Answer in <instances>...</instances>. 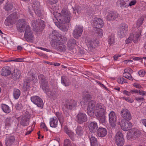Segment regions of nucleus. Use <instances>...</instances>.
<instances>
[{
    "label": "nucleus",
    "mask_w": 146,
    "mask_h": 146,
    "mask_svg": "<svg viewBox=\"0 0 146 146\" xmlns=\"http://www.w3.org/2000/svg\"><path fill=\"white\" fill-rule=\"evenodd\" d=\"M56 115L58 119L59 120L61 124L63 122V118L62 117V116L59 115V114H58L57 113H56Z\"/></svg>",
    "instance_id": "nucleus-57"
},
{
    "label": "nucleus",
    "mask_w": 146,
    "mask_h": 146,
    "mask_svg": "<svg viewBox=\"0 0 146 146\" xmlns=\"http://www.w3.org/2000/svg\"><path fill=\"white\" fill-rule=\"evenodd\" d=\"M107 134L106 129L103 127H99L98 129L97 132V136L103 137H105Z\"/></svg>",
    "instance_id": "nucleus-25"
},
{
    "label": "nucleus",
    "mask_w": 146,
    "mask_h": 146,
    "mask_svg": "<svg viewBox=\"0 0 146 146\" xmlns=\"http://www.w3.org/2000/svg\"><path fill=\"white\" fill-rule=\"evenodd\" d=\"M90 131L92 133H94L98 128V125L96 122L94 121L90 123L89 126Z\"/></svg>",
    "instance_id": "nucleus-29"
},
{
    "label": "nucleus",
    "mask_w": 146,
    "mask_h": 146,
    "mask_svg": "<svg viewBox=\"0 0 146 146\" xmlns=\"http://www.w3.org/2000/svg\"><path fill=\"white\" fill-rule=\"evenodd\" d=\"M137 3L136 0H131L129 1V3H127L128 7H131L132 6L134 5Z\"/></svg>",
    "instance_id": "nucleus-48"
},
{
    "label": "nucleus",
    "mask_w": 146,
    "mask_h": 146,
    "mask_svg": "<svg viewBox=\"0 0 146 146\" xmlns=\"http://www.w3.org/2000/svg\"><path fill=\"white\" fill-rule=\"evenodd\" d=\"M117 117L114 112L111 111L109 114V118L110 125L112 127H114L116 125Z\"/></svg>",
    "instance_id": "nucleus-15"
},
{
    "label": "nucleus",
    "mask_w": 146,
    "mask_h": 146,
    "mask_svg": "<svg viewBox=\"0 0 146 146\" xmlns=\"http://www.w3.org/2000/svg\"><path fill=\"white\" fill-rule=\"evenodd\" d=\"M120 30V31L118 33V36L120 38L123 37L126 35L128 31L123 30L121 29Z\"/></svg>",
    "instance_id": "nucleus-43"
},
{
    "label": "nucleus",
    "mask_w": 146,
    "mask_h": 146,
    "mask_svg": "<svg viewBox=\"0 0 146 146\" xmlns=\"http://www.w3.org/2000/svg\"><path fill=\"white\" fill-rule=\"evenodd\" d=\"M139 75L141 77H143L145 74V71L143 70L139 71L138 72Z\"/></svg>",
    "instance_id": "nucleus-59"
},
{
    "label": "nucleus",
    "mask_w": 146,
    "mask_h": 146,
    "mask_svg": "<svg viewBox=\"0 0 146 146\" xmlns=\"http://www.w3.org/2000/svg\"><path fill=\"white\" fill-rule=\"evenodd\" d=\"M133 85L134 87L137 88H141V86L137 83H134Z\"/></svg>",
    "instance_id": "nucleus-61"
},
{
    "label": "nucleus",
    "mask_w": 146,
    "mask_h": 146,
    "mask_svg": "<svg viewBox=\"0 0 146 146\" xmlns=\"http://www.w3.org/2000/svg\"><path fill=\"white\" fill-rule=\"evenodd\" d=\"M2 109L3 111L6 113H8L11 111L9 107L5 104H3L2 105Z\"/></svg>",
    "instance_id": "nucleus-40"
},
{
    "label": "nucleus",
    "mask_w": 146,
    "mask_h": 146,
    "mask_svg": "<svg viewBox=\"0 0 146 146\" xmlns=\"http://www.w3.org/2000/svg\"><path fill=\"white\" fill-rule=\"evenodd\" d=\"M141 133L140 131L136 129H132L127 134V138L129 139H133V138L139 137Z\"/></svg>",
    "instance_id": "nucleus-16"
},
{
    "label": "nucleus",
    "mask_w": 146,
    "mask_h": 146,
    "mask_svg": "<svg viewBox=\"0 0 146 146\" xmlns=\"http://www.w3.org/2000/svg\"><path fill=\"white\" fill-rule=\"evenodd\" d=\"M40 127L41 128L43 129L46 131H48V129L44 123H41L40 125Z\"/></svg>",
    "instance_id": "nucleus-55"
},
{
    "label": "nucleus",
    "mask_w": 146,
    "mask_h": 146,
    "mask_svg": "<svg viewBox=\"0 0 146 146\" xmlns=\"http://www.w3.org/2000/svg\"><path fill=\"white\" fill-rule=\"evenodd\" d=\"M58 121L56 117H54L50 119V125L52 128H55L57 127Z\"/></svg>",
    "instance_id": "nucleus-28"
},
{
    "label": "nucleus",
    "mask_w": 146,
    "mask_h": 146,
    "mask_svg": "<svg viewBox=\"0 0 146 146\" xmlns=\"http://www.w3.org/2000/svg\"><path fill=\"white\" fill-rule=\"evenodd\" d=\"M72 143L70 140L68 139L64 140V146H71Z\"/></svg>",
    "instance_id": "nucleus-50"
},
{
    "label": "nucleus",
    "mask_w": 146,
    "mask_h": 146,
    "mask_svg": "<svg viewBox=\"0 0 146 146\" xmlns=\"http://www.w3.org/2000/svg\"><path fill=\"white\" fill-rule=\"evenodd\" d=\"M77 122L79 123H82L87 121V117L86 115L84 113H78L77 117Z\"/></svg>",
    "instance_id": "nucleus-20"
},
{
    "label": "nucleus",
    "mask_w": 146,
    "mask_h": 146,
    "mask_svg": "<svg viewBox=\"0 0 146 146\" xmlns=\"http://www.w3.org/2000/svg\"><path fill=\"white\" fill-rule=\"evenodd\" d=\"M141 121L143 125L146 127V119H142Z\"/></svg>",
    "instance_id": "nucleus-64"
},
{
    "label": "nucleus",
    "mask_w": 146,
    "mask_h": 146,
    "mask_svg": "<svg viewBox=\"0 0 146 146\" xmlns=\"http://www.w3.org/2000/svg\"><path fill=\"white\" fill-rule=\"evenodd\" d=\"M115 142L118 146H123L124 144V140L123 134L120 131L117 132L115 136Z\"/></svg>",
    "instance_id": "nucleus-11"
},
{
    "label": "nucleus",
    "mask_w": 146,
    "mask_h": 146,
    "mask_svg": "<svg viewBox=\"0 0 146 146\" xmlns=\"http://www.w3.org/2000/svg\"><path fill=\"white\" fill-rule=\"evenodd\" d=\"M48 3L52 5L56 4L58 1V0H47Z\"/></svg>",
    "instance_id": "nucleus-58"
},
{
    "label": "nucleus",
    "mask_w": 146,
    "mask_h": 146,
    "mask_svg": "<svg viewBox=\"0 0 146 146\" xmlns=\"http://www.w3.org/2000/svg\"><path fill=\"white\" fill-rule=\"evenodd\" d=\"M133 62V60H126L123 61V62L125 64H127L128 63H130V62Z\"/></svg>",
    "instance_id": "nucleus-63"
},
{
    "label": "nucleus",
    "mask_w": 146,
    "mask_h": 146,
    "mask_svg": "<svg viewBox=\"0 0 146 146\" xmlns=\"http://www.w3.org/2000/svg\"><path fill=\"white\" fill-rule=\"evenodd\" d=\"M74 10V14H75V15L77 17V15L76 14V12H77V13L78 14H79V9H80V7L79 6H78V7L77 8L76 7V8H73Z\"/></svg>",
    "instance_id": "nucleus-54"
},
{
    "label": "nucleus",
    "mask_w": 146,
    "mask_h": 146,
    "mask_svg": "<svg viewBox=\"0 0 146 146\" xmlns=\"http://www.w3.org/2000/svg\"><path fill=\"white\" fill-rule=\"evenodd\" d=\"M93 22L94 24V26L98 29V31L100 33H98V35L102 36L103 31L100 28H102L104 26L103 21L101 19L95 18L94 19Z\"/></svg>",
    "instance_id": "nucleus-8"
},
{
    "label": "nucleus",
    "mask_w": 146,
    "mask_h": 146,
    "mask_svg": "<svg viewBox=\"0 0 146 146\" xmlns=\"http://www.w3.org/2000/svg\"><path fill=\"white\" fill-rule=\"evenodd\" d=\"M55 34L54 35V39L51 40L50 43L53 47L60 52L65 51L66 48L64 44L67 41V38L65 36H63L60 35H58L57 32L55 31L53 32V33Z\"/></svg>",
    "instance_id": "nucleus-3"
},
{
    "label": "nucleus",
    "mask_w": 146,
    "mask_h": 146,
    "mask_svg": "<svg viewBox=\"0 0 146 146\" xmlns=\"http://www.w3.org/2000/svg\"><path fill=\"white\" fill-rule=\"evenodd\" d=\"M27 26H29L27 23L26 21L24 19H19L17 24V27L18 30L20 32H25L26 30Z\"/></svg>",
    "instance_id": "nucleus-9"
},
{
    "label": "nucleus",
    "mask_w": 146,
    "mask_h": 146,
    "mask_svg": "<svg viewBox=\"0 0 146 146\" xmlns=\"http://www.w3.org/2000/svg\"><path fill=\"white\" fill-rule=\"evenodd\" d=\"M121 127L122 130L124 131H128L132 128V123L129 121L124 122V120H122L121 121Z\"/></svg>",
    "instance_id": "nucleus-18"
},
{
    "label": "nucleus",
    "mask_w": 146,
    "mask_h": 146,
    "mask_svg": "<svg viewBox=\"0 0 146 146\" xmlns=\"http://www.w3.org/2000/svg\"><path fill=\"white\" fill-rule=\"evenodd\" d=\"M108 43L110 45H113L115 43V35L114 34H111L110 35L108 38Z\"/></svg>",
    "instance_id": "nucleus-35"
},
{
    "label": "nucleus",
    "mask_w": 146,
    "mask_h": 146,
    "mask_svg": "<svg viewBox=\"0 0 146 146\" xmlns=\"http://www.w3.org/2000/svg\"><path fill=\"white\" fill-rule=\"evenodd\" d=\"M18 18L17 13L14 12L6 18L4 22L5 25L7 26L13 25L15 23L16 19Z\"/></svg>",
    "instance_id": "nucleus-7"
},
{
    "label": "nucleus",
    "mask_w": 146,
    "mask_h": 146,
    "mask_svg": "<svg viewBox=\"0 0 146 146\" xmlns=\"http://www.w3.org/2000/svg\"><path fill=\"white\" fill-rule=\"evenodd\" d=\"M24 59V58H18L15 59L14 60H8L7 61V62H11V61H15L17 62H21L23 61L21 60H23Z\"/></svg>",
    "instance_id": "nucleus-53"
},
{
    "label": "nucleus",
    "mask_w": 146,
    "mask_h": 146,
    "mask_svg": "<svg viewBox=\"0 0 146 146\" xmlns=\"http://www.w3.org/2000/svg\"><path fill=\"white\" fill-rule=\"evenodd\" d=\"M76 44V41L74 38L70 39L68 42L67 47L68 49L71 50L72 47Z\"/></svg>",
    "instance_id": "nucleus-34"
},
{
    "label": "nucleus",
    "mask_w": 146,
    "mask_h": 146,
    "mask_svg": "<svg viewBox=\"0 0 146 146\" xmlns=\"http://www.w3.org/2000/svg\"><path fill=\"white\" fill-rule=\"evenodd\" d=\"M121 116L125 119L130 120L131 118V115L129 111L127 109H123L121 112Z\"/></svg>",
    "instance_id": "nucleus-19"
},
{
    "label": "nucleus",
    "mask_w": 146,
    "mask_h": 146,
    "mask_svg": "<svg viewBox=\"0 0 146 146\" xmlns=\"http://www.w3.org/2000/svg\"><path fill=\"white\" fill-rule=\"evenodd\" d=\"M117 81L119 84H123L124 80V78L122 77H119L117 78Z\"/></svg>",
    "instance_id": "nucleus-56"
},
{
    "label": "nucleus",
    "mask_w": 146,
    "mask_h": 146,
    "mask_svg": "<svg viewBox=\"0 0 146 146\" xmlns=\"http://www.w3.org/2000/svg\"><path fill=\"white\" fill-rule=\"evenodd\" d=\"M139 94L141 95L144 96L146 95V93L144 91H142V90H139V91L138 93Z\"/></svg>",
    "instance_id": "nucleus-62"
},
{
    "label": "nucleus",
    "mask_w": 146,
    "mask_h": 146,
    "mask_svg": "<svg viewBox=\"0 0 146 146\" xmlns=\"http://www.w3.org/2000/svg\"><path fill=\"white\" fill-rule=\"evenodd\" d=\"M83 132V129L81 127H78L76 130V133L77 135L80 136L82 135Z\"/></svg>",
    "instance_id": "nucleus-41"
},
{
    "label": "nucleus",
    "mask_w": 146,
    "mask_h": 146,
    "mask_svg": "<svg viewBox=\"0 0 146 146\" xmlns=\"http://www.w3.org/2000/svg\"><path fill=\"white\" fill-rule=\"evenodd\" d=\"M18 121L21 125L23 126H27L29 125V122L25 116H20L18 119Z\"/></svg>",
    "instance_id": "nucleus-26"
},
{
    "label": "nucleus",
    "mask_w": 146,
    "mask_h": 146,
    "mask_svg": "<svg viewBox=\"0 0 146 146\" xmlns=\"http://www.w3.org/2000/svg\"><path fill=\"white\" fill-rule=\"evenodd\" d=\"M21 92L20 90L18 89L15 88L13 92V96L15 99H17L20 96Z\"/></svg>",
    "instance_id": "nucleus-37"
},
{
    "label": "nucleus",
    "mask_w": 146,
    "mask_h": 146,
    "mask_svg": "<svg viewBox=\"0 0 146 146\" xmlns=\"http://www.w3.org/2000/svg\"><path fill=\"white\" fill-rule=\"evenodd\" d=\"M144 18L145 16H142L137 21L136 23V27L137 29L138 28V31L136 33H138V32H140V30H141V32L142 27L141 26L143 23Z\"/></svg>",
    "instance_id": "nucleus-23"
},
{
    "label": "nucleus",
    "mask_w": 146,
    "mask_h": 146,
    "mask_svg": "<svg viewBox=\"0 0 146 146\" xmlns=\"http://www.w3.org/2000/svg\"><path fill=\"white\" fill-rule=\"evenodd\" d=\"M4 9L9 13L12 12L15 10V8L13 7V5L11 3H7L4 7Z\"/></svg>",
    "instance_id": "nucleus-31"
},
{
    "label": "nucleus",
    "mask_w": 146,
    "mask_h": 146,
    "mask_svg": "<svg viewBox=\"0 0 146 146\" xmlns=\"http://www.w3.org/2000/svg\"><path fill=\"white\" fill-rule=\"evenodd\" d=\"M50 10L51 13H53L55 18L59 22L57 25L56 24L58 23H56V25L62 31H67V28L61 25L69 23L70 22L72 16L69 9L67 7L63 8L61 11V14L56 12H52Z\"/></svg>",
    "instance_id": "nucleus-2"
},
{
    "label": "nucleus",
    "mask_w": 146,
    "mask_h": 146,
    "mask_svg": "<svg viewBox=\"0 0 146 146\" xmlns=\"http://www.w3.org/2000/svg\"><path fill=\"white\" fill-rule=\"evenodd\" d=\"M141 35V30H140V32H138V33H135L134 34L133 33L131 34L129 37L125 41L126 44H128L131 42L132 40L134 43L136 42Z\"/></svg>",
    "instance_id": "nucleus-12"
},
{
    "label": "nucleus",
    "mask_w": 146,
    "mask_h": 146,
    "mask_svg": "<svg viewBox=\"0 0 146 146\" xmlns=\"http://www.w3.org/2000/svg\"><path fill=\"white\" fill-rule=\"evenodd\" d=\"M35 104L39 107H42L43 106V101H32Z\"/></svg>",
    "instance_id": "nucleus-45"
},
{
    "label": "nucleus",
    "mask_w": 146,
    "mask_h": 146,
    "mask_svg": "<svg viewBox=\"0 0 146 146\" xmlns=\"http://www.w3.org/2000/svg\"><path fill=\"white\" fill-rule=\"evenodd\" d=\"M38 78L39 82L41 84V87L42 89L49 97H51L52 96V92L49 91L45 77L42 74H40L38 76Z\"/></svg>",
    "instance_id": "nucleus-4"
},
{
    "label": "nucleus",
    "mask_w": 146,
    "mask_h": 146,
    "mask_svg": "<svg viewBox=\"0 0 146 146\" xmlns=\"http://www.w3.org/2000/svg\"><path fill=\"white\" fill-rule=\"evenodd\" d=\"M33 9L36 15L42 17V13L40 10V3L36 0H34L31 4Z\"/></svg>",
    "instance_id": "nucleus-10"
},
{
    "label": "nucleus",
    "mask_w": 146,
    "mask_h": 146,
    "mask_svg": "<svg viewBox=\"0 0 146 146\" xmlns=\"http://www.w3.org/2000/svg\"><path fill=\"white\" fill-rule=\"evenodd\" d=\"M65 77L64 76H62L61 77V83L64 86H67L69 85L68 83H66L65 82L64 80L65 79Z\"/></svg>",
    "instance_id": "nucleus-51"
},
{
    "label": "nucleus",
    "mask_w": 146,
    "mask_h": 146,
    "mask_svg": "<svg viewBox=\"0 0 146 146\" xmlns=\"http://www.w3.org/2000/svg\"><path fill=\"white\" fill-rule=\"evenodd\" d=\"M31 78L30 80H31L34 83H35L37 81V75L35 74H31Z\"/></svg>",
    "instance_id": "nucleus-47"
},
{
    "label": "nucleus",
    "mask_w": 146,
    "mask_h": 146,
    "mask_svg": "<svg viewBox=\"0 0 146 146\" xmlns=\"http://www.w3.org/2000/svg\"><path fill=\"white\" fill-rule=\"evenodd\" d=\"M20 75V72L17 70H15L13 73V77L14 79L16 80L19 78Z\"/></svg>",
    "instance_id": "nucleus-38"
},
{
    "label": "nucleus",
    "mask_w": 146,
    "mask_h": 146,
    "mask_svg": "<svg viewBox=\"0 0 146 146\" xmlns=\"http://www.w3.org/2000/svg\"><path fill=\"white\" fill-rule=\"evenodd\" d=\"M122 92L124 95H126L129 96L131 95V91L130 92H128L126 90H124Z\"/></svg>",
    "instance_id": "nucleus-60"
},
{
    "label": "nucleus",
    "mask_w": 146,
    "mask_h": 146,
    "mask_svg": "<svg viewBox=\"0 0 146 146\" xmlns=\"http://www.w3.org/2000/svg\"><path fill=\"white\" fill-rule=\"evenodd\" d=\"M124 72L123 73V76L129 80L132 81L133 79L131 74L133 73V70L129 68H126L124 69Z\"/></svg>",
    "instance_id": "nucleus-17"
},
{
    "label": "nucleus",
    "mask_w": 146,
    "mask_h": 146,
    "mask_svg": "<svg viewBox=\"0 0 146 146\" xmlns=\"http://www.w3.org/2000/svg\"><path fill=\"white\" fill-rule=\"evenodd\" d=\"M90 138V141L91 143V146H97L98 144L97 140L95 137L93 136H91L90 137V136H89Z\"/></svg>",
    "instance_id": "nucleus-36"
},
{
    "label": "nucleus",
    "mask_w": 146,
    "mask_h": 146,
    "mask_svg": "<svg viewBox=\"0 0 146 146\" xmlns=\"http://www.w3.org/2000/svg\"><path fill=\"white\" fill-rule=\"evenodd\" d=\"M86 103L88 104L87 109L88 114L90 116L95 115L100 122L104 123L106 121L104 115L106 111V108L102 104L98 103L95 107V103L94 101H86Z\"/></svg>",
    "instance_id": "nucleus-1"
},
{
    "label": "nucleus",
    "mask_w": 146,
    "mask_h": 146,
    "mask_svg": "<svg viewBox=\"0 0 146 146\" xmlns=\"http://www.w3.org/2000/svg\"><path fill=\"white\" fill-rule=\"evenodd\" d=\"M83 27L80 25H76L74 30L73 35L75 38H78L82 35L83 31Z\"/></svg>",
    "instance_id": "nucleus-14"
},
{
    "label": "nucleus",
    "mask_w": 146,
    "mask_h": 146,
    "mask_svg": "<svg viewBox=\"0 0 146 146\" xmlns=\"http://www.w3.org/2000/svg\"><path fill=\"white\" fill-rule=\"evenodd\" d=\"M91 98V95L90 93L89 92H86L84 94L83 98L84 100H90Z\"/></svg>",
    "instance_id": "nucleus-44"
},
{
    "label": "nucleus",
    "mask_w": 146,
    "mask_h": 146,
    "mask_svg": "<svg viewBox=\"0 0 146 146\" xmlns=\"http://www.w3.org/2000/svg\"><path fill=\"white\" fill-rule=\"evenodd\" d=\"M13 119L11 117H7L5 120V127L7 129L11 127L13 124Z\"/></svg>",
    "instance_id": "nucleus-27"
},
{
    "label": "nucleus",
    "mask_w": 146,
    "mask_h": 146,
    "mask_svg": "<svg viewBox=\"0 0 146 146\" xmlns=\"http://www.w3.org/2000/svg\"><path fill=\"white\" fill-rule=\"evenodd\" d=\"M21 101H19L18 102V103L16 104V108L18 110H20L23 109V106L21 104Z\"/></svg>",
    "instance_id": "nucleus-49"
},
{
    "label": "nucleus",
    "mask_w": 146,
    "mask_h": 146,
    "mask_svg": "<svg viewBox=\"0 0 146 146\" xmlns=\"http://www.w3.org/2000/svg\"><path fill=\"white\" fill-rule=\"evenodd\" d=\"M15 138L14 136L10 135L6 136L5 142L6 146H11L14 142Z\"/></svg>",
    "instance_id": "nucleus-21"
},
{
    "label": "nucleus",
    "mask_w": 146,
    "mask_h": 146,
    "mask_svg": "<svg viewBox=\"0 0 146 146\" xmlns=\"http://www.w3.org/2000/svg\"><path fill=\"white\" fill-rule=\"evenodd\" d=\"M66 105H65V106L70 109L75 108L77 105L76 101H73V102L70 103L66 102Z\"/></svg>",
    "instance_id": "nucleus-33"
},
{
    "label": "nucleus",
    "mask_w": 146,
    "mask_h": 146,
    "mask_svg": "<svg viewBox=\"0 0 146 146\" xmlns=\"http://www.w3.org/2000/svg\"><path fill=\"white\" fill-rule=\"evenodd\" d=\"M121 29L123 30L128 31V26L125 23H123L121 24L120 25Z\"/></svg>",
    "instance_id": "nucleus-46"
},
{
    "label": "nucleus",
    "mask_w": 146,
    "mask_h": 146,
    "mask_svg": "<svg viewBox=\"0 0 146 146\" xmlns=\"http://www.w3.org/2000/svg\"><path fill=\"white\" fill-rule=\"evenodd\" d=\"M25 38L29 42H31L34 39V36L29 26H27L24 34Z\"/></svg>",
    "instance_id": "nucleus-13"
},
{
    "label": "nucleus",
    "mask_w": 146,
    "mask_h": 146,
    "mask_svg": "<svg viewBox=\"0 0 146 146\" xmlns=\"http://www.w3.org/2000/svg\"><path fill=\"white\" fill-rule=\"evenodd\" d=\"M119 17V15L118 13L111 11L108 14L107 16V19L109 21H114L118 18Z\"/></svg>",
    "instance_id": "nucleus-22"
},
{
    "label": "nucleus",
    "mask_w": 146,
    "mask_h": 146,
    "mask_svg": "<svg viewBox=\"0 0 146 146\" xmlns=\"http://www.w3.org/2000/svg\"><path fill=\"white\" fill-rule=\"evenodd\" d=\"M30 84L29 82L25 81L24 82L23 89L24 91L29 90L30 89Z\"/></svg>",
    "instance_id": "nucleus-39"
},
{
    "label": "nucleus",
    "mask_w": 146,
    "mask_h": 146,
    "mask_svg": "<svg viewBox=\"0 0 146 146\" xmlns=\"http://www.w3.org/2000/svg\"><path fill=\"white\" fill-rule=\"evenodd\" d=\"M85 43L90 50L98 47L99 45L98 40L96 38H86L85 39Z\"/></svg>",
    "instance_id": "nucleus-5"
},
{
    "label": "nucleus",
    "mask_w": 146,
    "mask_h": 146,
    "mask_svg": "<svg viewBox=\"0 0 146 146\" xmlns=\"http://www.w3.org/2000/svg\"><path fill=\"white\" fill-rule=\"evenodd\" d=\"M65 131L72 141L75 140V136L74 132L71 130L66 128H65Z\"/></svg>",
    "instance_id": "nucleus-32"
},
{
    "label": "nucleus",
    "mask_w": 146,
    "mask_h": 146,
    "mask_svg": "<svg viewBox=\"0 0 146 146\" xmlns=\"http://www.w3.org/2000/svg\"><path fill=\"white\" fill-rule=\"evenodd\" d=\"M31 100H42L41 98L37 96H34L31 98Z\"/></svg>",
    "instance_id": "nucleus-52"
},
{
    "label": "nucleus",
    "mask_w": 146,
    "mask_h": 146,
    "mask_svg": "<svg viewBox=\"0 0 146 146\" xmlns=\"http://www.w3.org/2000/svg\"><path fill=\"white\" fill-rule=\"evenodd\" d=\"M32 25L33 27V30L36 31H38L42 30L45 27V22L40 19L33 20L32 21Z\"/></svg>",
    "instance_id": "nucleus-6"
},
{
    "label": "nucleus",
    "mask_w": 146,
    "mask_h": 146,
    "mask_svg": "<svg viewBox=\"0 0 146 146\" xmlns=\"http://www.w3.org/2000/svg\"><path fill=\"white\" fill-rule=\"evenodd\" d=\"M11 69L10 67L7 66L2 68L1 71V74L3 76H7L11 74Z\"/></svg>",
    "instance_id": "nucleus-24"
},
{
    "label": "nucleus",
    "mask_w": 146,
    "mask_h": 146,
    "mask_svg": "<svg viewBox=\"0 0 146 146\" xmlns=\"http://www.w3.org/2000/svg\"><path fill=\"white\" fill-rule=\"evenodd\" d=\"M127 1V0H118L117 2V4L121 8H128Z\"/></svg>",
    "instance_id": "nucleus-30"
},
{
    "label": "nucleus",
    "mask_w": 146,
    "mask_h": 146,
    "mask_svg": "<svg viewBox=\"0 0 146 146\" xmlns=\"http://www.w3.org/2000/svg\"><path fill=\"white\" fill-rule=\"evenodd\" d=\"M120 30V31L118 33V36L120 38L123 37L126 35L128 31L123 30L121 29Z\"/></svg>",
    "instance_id": "nucleus-42"
}]
</instances>
